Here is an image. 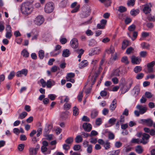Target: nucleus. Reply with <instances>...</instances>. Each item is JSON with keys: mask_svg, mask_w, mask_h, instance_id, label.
I'll return each mask as SVG.
<instances>
[{"mask_svg": "<svg viewBox=\"0 0 155 155\" xmlns=\"http://www.w3.org/2000/svg\"><path fill=\"white\" fill-rule=\"evenodd\" d=\"M75 76V74L74 73H70L67 74L66 77V79L67 81H70L72 83H74L75 80L73 78Z\"/></svg>", "mask_w": 155, "mask_h": 155, "instance_id": "nucleus-11", "label": "nucleus"}, {"mask_svg": "<svg viewBox=\"0 0 155 155\" xmlns=\"http://www.w3.org/2000/svg\"><path fill=\"white\" fill-rule=\"evenodd\" d=\"M145 95L146 97L148 98H151L152 97V95L151 93L149 92H146L145 93Z\"/></svg>", "mask_w": 155, "mask_h": 155, "instance_id": "nucleus-64", "label": "nucleus"}, {"mask_svg": "<svg viewBox=\"0 0 155 155\" xmlns=\"http://www.w3.org/2000/svg\"><path fill=\"white\" fill-rule=\"evenodd\" d=\"M92 17H91L89 20H88L87 21H86L85 22L82 23L80 25H88L89 24L91 23L92 21Z\"/></svg>", "mask_w": 155, "mask_h": 155, "instance_id": "nucleus-49", "label": "nucleus"}, {"mask_svg": "<svg viewBox=\"0 0 155 155\" xmlns=\"http://www.w3.org/2000/svg\"><path fill=\"white\" fill-rule=\"evenodd\" d=\"M142 67L141 66H136L134 68V70L135 73H137L140 72L142 70Z\"/></svg>", "mask_w": 155, "mask_h": 155, "instance_id": "nucleus-33", "label": "nucleus"}, {"mask_svg": "<svg viewBox=\"0 0 155 155\" xmlns=\"http://www.w3.org/2000/svg\"><path fill=\"white\" fill-rule=\"evenodd\" d=\"M147 19L150 21H154L155 20V18L154 16H152L151 14L149 15L147 17Z\"/></svg>", "mask_w": 155, "mask_h": 155, "instance_id": "nucleus-58", "label": "nucleus"}, {"mask_svg": "<svg viewBox=\"0 0 155 155\" xmlns=\"http://www.w3.org/2000/svg\"><path fill=\"white\" fill-rule=\"evenodd\" d=\"M99 1L102 3L107 2V3L105 5L106 6H110L111 3L110 0H99Z\"/></svg>", "mask_w": 155, "mask_h": 155, "instance_id": "nucleus-42", "label": "nucleus"}, {"mask_svg": "<svg viewBox=\"0 0 155 155\" xmlns=\"http://www.w3.org/2000/svg\"><path fill=\"white\" fill-rule=\"evenodd\" d=\"M28 70L26 69H22L21 71H18L17 72L16 76L17 77H21V76L22 74L24 75L25 76H26L28 73Z\"/></svg>", "mask_w": 155, "mask_h": 155, "instance_id": "nucleus-15", "label": "nucleus"}, {"mask_svg": "<svg viewBox=\"0 0 155 155\" xmlns=\"http://www.w3.org/2000/svg\"><path fill=\"white\" fill-rule=\"evenodd\" d=\"M15 73L14 71H12L11 72L8 76V78L9 80H11L15 76Z\"/></svg>", "mask_w": 155, "mask_h": 155, "instance_id": "nucleus-53", "label": "nucleus"}, {"mask_svg": "<svg viewBox=\"0 0 155 155\" xmlns=\"http://www.w3.org/2000/svg\"><path fill=\"white\" fill-rule=\"evenodd\" d=\"M88 63L87 60H84L82 61L79 64V67L80 68H82L87 66Z\"/></svg>", "mask_w": 155, "mask_h": 155, "instance_id": "nucleus-20", "label": "nucleus"}, {"mask_svg": "<svg viewBox=\"0 0 155 155\" xmlns=\"http://www.w3.org/2000/svg\"><path fill=\"white\" fill-rule=\"evenodd\" d=\"M77 52L79 54V55L78 56V57L79 58H81L82 55L84 52V50L82 49H81L79 50H76Z\"/></svg>", "mask_w": 155, "mask_h": 155, "instance_id": "nucleus-39", "label": "nucleus"}, {"mask_svg": "<svg viewBox=\"0 0 155 155\" xmlns=\"http://www.w3.org/2000/svg\"><path fill=\"white\" fill-rule=\"evenodd\" d=\"M134 82V80L131 78H128L126 83L124 82H120V86L121 92L124 94L127 92L130 88Z\"/></svg>", "mask_w": 155, "mask_h": 155, "instance_id": "nucleus-1", "label": "nucleus"}, {"mask_svg": "<svg viewBox=\"0 0 155 155\" xmlns=\"http://www.w3.org/2000/svg\"><path fill=\"white\" fill-rule=\"evenodd\" d=\"M29 153L30 155H36L37 152L34 149V148L31 147L29 149Z\"/></svg>", "mask_w": 155, "mask_h": 155, "instance_id": "nucleus-37", "label": "nucleus"}, {"mask_svg": "<svg viewBox=\"0 0 155 155\" xmlns=\"http://www.w3.org/2000/svg\"><path fill=\"white\" fill-rule=\"evenodd\" d=\"M120 151L119 150L112 151L109 153V155H118L120 152Z\"/></svg>", "mask_w": 155, "mask_h": 155, "instance_id": "nucleus-35", "label": "nucleus"}, {"mask_svg": "<svg viewBox=\"0 0 155 155\" xmlns=\"http://www.w3.org/2000/svg\"><path fill=\"white\" fill-rule=\"evenodd\" d=\"M83 127L84 130L87 132L90 131L92 129L91 124L88 123H84L83 125Z\"/></svg>", "mask_w": 155, "mask_h": 155, "instance_id": "nucleus-16", "label": "nucleus"}, {"mask_svg": "<svg viewBox=\"0 0 155 155\" xmlns=\"http://www.w3.org/2000/svg\"><path fill=\"white\" fill-rule=\"evenodd\" d=\"M141 61V58L139 57H136L134 55H133L131 57V62L133 64H139Z\"/></svg>", "mask_w": 155, "mask_h": 155, "instance_id": "nucleus-8", "label": "nucleus"}, {"mask_svg": "<svg viewBox=\"0 0 155 155\" xmlns=\"http://www.w3.org/2000/svg\"><path fill=\"white\" fill-rule=\"evenodd\" d=\"M44 136L46 138V139L48 140H51L52 139L53 135L52 134L48 135V134L44 133Z\"/></svg>", "mask_w": 155, "mask_h": 155, "instance_id": "nucleus-41", "label": "nucleus"}, {"mask_svg": "<svg viewBox=\"0 0 155 155\" xmlns=\"http://www.w3.org/2000/svg\"><path fill=\"white\" fill-rule=\"evenodd\" d=\"M69 112L68 111H65L62 112L61 114V117L63 119L67 118L69 115Z\"/></svg>", "mask_w": 155, "mask_h": 155, "instance_id": "nucleus-32", "label": "nucleus"}, {"mask_svg": "<svg viewBox=\"0 0 155 155\" xmlns=\"http://www.w3.org/2000/svg\"><path fill=\"white\" fill-rule=\"evenodd\" d=\"M55 84V82L51 79H49L46 82V86L48 88H51L52 86Z\"/></svg>", "mask_w": 155, "mask_h": 155, "instance_id": "nucleus-18", "label": "nucleus"}, {"mask_svg": "<svg viewBox=\"0 0 155 155\" xmlns=\"http://www.w3.org/2000/svg\"><path fill=\"white\" fill-rule=\"evenodd\" d=\"M71 53L69 49H64L62 51V56L63 57H68L70 54Z\"/></svg>", "mask_w": 155, "mask_h": 155, "instance_id": "nucleus-19", "label": "nucleus"}, {"mask_svg": "<svg viewBox=\"0 0 155 155\" xmlns=\"http://www.w3.org/2000/svg\"><path fill=\"white\" fill-rule=\"evenodd\" d=\"M79 114L78 109L76 106L73 108V115L76 116L78 115Z\"/></svg>", "mask_w": 155, "mask_h": 155, "instance_id": "nucleus-48", "label": "nucleus"}, {"mask_svg": "<svg viewBox=\"0 0 155 155\" xmlns=\"http://www.w3.org/2000/svg\"><path fill=\"white\" fill-rule=\"evenodd\" d=\"M101 52L100 48L97 47L94 48L89 51V55L92 56L95 54H99Z\"/></svg>", "mask_w": 155, "mask_h": 155, "instance_id": "nucleus-7", "label": "nucleus"}, {"mask_svg": "<svg viewBox=\"0 0 155 155\" xmlns=\"http://www.w3.org/2000/svg\"><path fill=\"white\" fill-rule=\"evenodd\" d=\"M38 56L40 59H43L44 57V51L43 50H40L38 52Z\"/></svg>", "mask_w": 155, "mask_h": 155, "instance_id": "nucleus-34", "label": "nucleus"}, {"mask_svg": "<svg viewBox=\"0 0 155 155\" xmlns=\"http://www.w3.org/2000/svg\"><path fill=\"white\" fill-rule=\"evenodd\" d=\"M27 113L26 112L24 111L20 114L19 115L18 118L22 119L27 115Z\"/></svg>", "mask_w": 155, "mask_h": 155, "instance_id": "nucleus-36", "label": "nucleus"}, {"mask_svg": "<svg viewBox=\"0 0 155 155\" xmlns=\"http://www.w3.org/2000/svg\"><path fill=\"white\" fill-rule=\"evenodd\" d=\"M52 127V126L50 124H49L46 126L45 128V132L44 133L48 134Z\"/></svg>", "mask_w": 155, "mask_h": 155, "instance_id": "nucleus-26", "label": "nucleus"}, {"mask_svg": "<svg viewBox=\"0 0 155 155\" xmlns=\"http://www.w3.org/2000/svg\"><path fill=\"white\" fill-rule=\"evenodd\" d=\"M64 109L68 110H69L71 107V104L66 103L64 104Z\"/></svg>", "mask_w": 155, "mask_h": 155, "instance_id": "nucleus-51", "label": "nucleus"}, {"mask_svg": "<svg viewBox=\"0 0 155 155\" xmlns=\"http://www.w3.org/2000/svg\"><path fill=\"white\" fill-rule=\"evenodd\" d=\"M147 54V52L145 51H141L140 53V56L143 58H145Z\"/></svg>", "mask_w": 155, "mask_h": 155, "instance_id": "nucleus-57", "label": "nucleus"}, {"mask_svg": "<svg viewBox=\"0 0 155 155\" xmlns=\"http://www.w3.org/2000/svg\"><path fill=\"white\" fill-rule=\"evenodd\" d=\"M12 35V32H6L5 37L8 39H10Z\"/></svg>", "mask_w": 155, "mask_h": 155, "instance_id": "nucleus-61", "label": "nucleus"}, {"mask_svg": "<svg viewBox=\"0 0 155 155\" xmlns=\"http://www.w3.org/2000/svg\"><path fill=\"white\" fill-rule=\"evenodd\" d=\"M73 141V137H70L68 138L65 140V142L67 144H69L72 143Z\"/></svg>", "mask_w": 155, "mask_h": 155, "instance_id": "nucleus-44", "label": "nucleus"}, {"mask_svg": "<svg viewBox=\"0 0 155 155\" xmlns=\"http://www.w3.org/2000/svg\"><path fill=\"white\" fill-rule=\"evenodd\" d=\"M21 54L25 58H27L29 56V53L25 49H24L21 52Z\"/></svg>", "mask_w": 155, "mask_h": 155, "instance_id": "nucleus-23", "label": "nucleus"}, {"mask_svg": "<svg viewBox=\"0 0 155 155\" xmlns=\"http://www.w3.org/2000/svg\"><path fill=\"white\" fill-rule=\"evenodd\" d=\"M4 25V21H0V32H2L4 30L5 27Z\"/></svg>", "mask_w": 155, "mask_h": 155, "instance_id": "nucleus-40", "label": "nucleus"}, {"mask_svg": "<svg viewBox=\"0 0 155 155\" xmlns=\"http://www.w3.org/2000/svg\"><path fill=\"white\" fill-rule=\"evenodd\" d=\"M129 45V41L126 40H124L123 41L122 44V49H124L127 46Z\"/></svg>", "mask_w": 155, "mask_h": 155, "instance_id": "nucleus-28", "label": "nucleus"}, {"mask_svg": "<svg viewBox=\"0 0 155 155\" xmlns=\"http://www.w3.org/2000/svg\"><path fill=\"white\" fill-rule=\"evenodd\" d=\"M126 73L124 68H117L112 73L113 76H119L120 75H123Z\"/></svg>", "mask_w": 155, "mask_h": 155, "instance_id": "nucleus-4", "label": "nucleus"}, {"mask_svg": "<svg viewBox=\"0 0 155 155\" xmlns=\"http://www.w3.org/2000/svg\"><path fill=\"white\" fill-rule=\"evenodd\" d=\"M151 5L150 3H148L144 5L143 9L144 13L146 14L150 13L151 11Z\"/></svg>", "mask_w": 155, "mask_h": 155, "instance_id": "nucleus-10", "label": "nucleus"}, {"mask_svg": "<svg viewBox=\"0 0 155 155\" xmlns=\"http://www.w3.org/2000/svg\"><path fill=\"white\" fill-rule=\"evenodd\" d=\"M153 122L150 119H146V124L149 126H152Z\"/></svg>", "mask_w": 155, "mask_h": 155, "instance_id": "nucleus-52", "label": "nucleus"}, {"mask_svg": "<svg viewBox=\"0 0 155 155\" xmlns=\"http://www.w3.org/2000/svg\"><path fill=\"white\" fill-rule=\"evenodd\" d=\"M95 123L96 125L99 126L102 123L101 119L100 118H98L96 119Z\"/></svg>", "mask_w": 155, "mask_h": 155, "instance_id": "nucleus-56", "label": "nucleus"}, {"mask_svg": "<svg viewBox=\"0 0 155 155\" xmlns=\"http://www.w3.org/2000/svg\"><path fill=\"white\" fill-rule=\"evenodd\" d=\"M140 10L139 9H133L131 11L130 13L131 15L134 16H135L137 14H138Z\"/></svg>", "mask_w": 155, "mask_h": 155, "instance_id": "nucleus-30", "label": "nucleus"}, {"mask_svg": "<svg viewBox=\"0 0 155 155\" xmlns=\"http://www.w3.org/2000/svg\"><path fill=\"white\" fill-rule=\"evenodd\" d=\"M54 9V4L51 2L47 3L45 6L44 11L47 13L52 12Z\"/></svg>", "mask_w": 155, "mask_h": 155, "instance_id": "nucleus-3", "label": "nucleus"}, {"mask_svg": "<svg viewBox=\"0 0 155 155\" xmlns=\"http://www.w3.org/2000/svg\"><path fill=\"white\" fill-rule=\"evenodd\" d=\"M127 34L129 36V37L131 38L132 40L133 41H134L137 38V35H138V33L137 31L134 32L133 33V37H131L130 32L127 33Z\"/></svg>", "mask_w": 155, "mask_h": 155, "instance_id": "nucleus-22", "label": "nucleus"}, {"mask_svg": "<svg viewBox=\"0 0 155 155\" xmlns=\"http://www.w3.org/2000/svg\"><path fill=\"white\" fill-rule=\"evenodd\" d=\"M96 42L95 40L91 39L89 42V45L90 46H92L96 45Z\"/></svg>", "mask_w": 155, "mask_h": 155, "instance_id": "nucleus-55", "label": "nucleus"}, {"mask_svg": "<svg viewBox=\"0 0 155 155\" xmlns=\"http://www.w3.org/2000/svg\"><path fill=\"white\" fill-rule=\"evenodd\" d=\"M141 46L143 49H149L150 47L149 44L144 42L141 44Z\"/></svg>", "mask_w": 155, "mask_h": 155, "instance_id": "nucleus-29", "label": "nucleus"}, {"mask_svg": "<svg viewBox=\"0 0 155 155\" xmlns=\"http://www.w3.org/2000/svg\"><path fill=\"white\" fill-rule=\"evenodd\" d=\"M155 65V61H153L147 64L148 71L149 73L153 72L154 71L153 67Z\"/></svg>", "mask_w": 155, "mask_h": 155, "instance_id": "nucleus-13", "label": "nucleus"}, {"mask_svg": "<svg viewBox=\"0 0 155 155\" xmlns=\"http://www.w3.org/2000/svg\"><path fill=\"white\" fill-rule=\"evenodd\" d=\"M114 51V47L112 46H111L109 49H106L105 52L108 54H113Z\"/></svg>", "mask_w": 155, "mask_h": 155, "instance_id": "nucleus-24", "label": "nucleus"}, {"mask_svg": "<svg viewBox=\"0 0 155 155\" xmlns=\"http://www.w3.org/2000/svg\"><path fill=\"white\" fill-rule=\"evenodd\" d=\"M104 147L105 150H108L110 147V143L107 141L105 143H104Z\"/></svg>", "mask_w": 155, "mask_h": 155, "instance_id": "nucleus-47", "label": "nucleus"}, {"mask_svg": "<svg viewBox=\"0 0 155 155\" xmlns=\"http://www.w3.org/2000/svg\"><path fill=\"white\" fill-rule=\"evenodd\" d=\"M150 137V135L146 133H143L142 134V139L141 140V143L143 144H146L149 141Z\"/></svg>", "mask_w": 155, "mask_h": 155, "instance_id": "nucleus-5", "label": "nucleus"}, {"mask_svg": "<svg viewBox=\"0 0 155 155\" xmlns=\"http://www.w3.org/2000/svg\"><path fill=\"white\" fill-rule=\"evenodd\" d=\"M48 97L52 101L54 100L56 97V96L54 94H49Z\"/></svg>", "mask_w": 155, "mask_h": 155, "instance_id": "nucleus-60", "label": "nucleus"}, {"mask_svg": "<svg viewBox=\"0 0 155 155\" xmlns=\"http://www.w3.org/2000/svg\"><path fill=\"white\" fill-rule=\"evenodd\" d=\"M71 47L73 48H76L78 46V41L77 39L73 38L70 41Z\"/></svg>", "mask_w": 155, "mask_h": 155, "instance_id": "nucleus-14", "label": "nucleus"}, {"mask_svg": "<svg viewBox=\"0 0 155 155\" xmlns=\"http://www.w3.org/2000/svg\"><path fill=\"white\" fill-rule=\"evenodd\" d=\"M38 83L39 82L41 85V86L43 87H45L46 85V82L43 78L41 79L38 82Z\"/></svg>", "mask_w": 155, "mask_h": 155, "instance_id": "nucleus-38", "label": "nucleus"}, {"mask_svg": "<svg viewBox=\"0 0 155 155\" xmlns=\"http://www.w3.org/2000/svg\"><path fill=\"white\" fill-rule=\"evenodd\" d=\"M98 111L95 110H93L91 111V117L92 118L94 119L98 115Z\"/></svg>", "mask_w": 155, "mask_h": 155, "instance_id": "nucleus-25", "label": "nucleus"}, {"mask_svg": "<svg viewBox=\"0 0 155 155\" xmlns=\"http://www.w3.org/2000/svg\"><path fill=\"white\" fill-rule=\"evenodd\" d=\"M126 8L124 7L123 6H120L119 7L118 11L121 13L124 12L126 11Z\"/></svg>", "mask_w": 155, "mask_h": 155, "instance_id": "nucleus-54", "label": "nucleus"}, {"mask_svg": "<svg viewBox=\"0 0 155 155\" xmlns=\"http://www.w3.org/2000/svg\"><path fill=\"white\" fill-rule=\"evenodd\" d=\"M83 140V138L82 136L80 135L77 136L75 138V141L76 143H79L81 142Z\"/></svg>", "mask_w": 155, "mask_h": 155, "instance_id": "nucleus-27", "label": "nucleus"}, {"mask_svg": "<svg viewBox=\"0 0 155 155\" xmlns=\"http://www.w3.org/2000/svg\"><path fill=\"white\" fill-rule=\"evenodd\" d=\"M121 61L126 64H128L129 63L128 58L126 56H124L122 58Z\"/></svg>", "mask_w": 155, "mask_h": 155, "instance_id": "nucleus-45", "label": "nucleus"}, {"mask_svg": "<svg viewBox=\"0 0 155 155\" xmlns=\"http://www.w3.org/2000/svg\"><path fill=\"white\" fill-rule=\"evenodd\" d=\"M140 91V86L138 85H136L133 88L131 91L132 94L135 96L139 94Z\"/></svg>", "mask_w": 155, "mask_h": 155, "instance_id": "nucleus-9", "label": "nucleus"}, {"mask_svg": "<svg viewBox=\"0 0 155 155\" xmlns=\"http://www.w3.org/2000/svg\"><path fill=\"white\" fill-rule=\"evenodd\" d=\"M56 51H53L50 52V55L52 57H55L58 55L60 52L61 51H58L57 52H55Z\"/></svg>", "mask_w": 155, "mask_h": 155, "instance_id": "nucleus-46", "label": "nucleus"}, {"mask_svg": "<svg viewBox=\"0 0 155 155\" xmlns=\"http://www.w3.org/2000/svg\"><path fill=\"white\" fill-rule=\"evenodd\" d=\"M131 142L133 143H137V144L141 143V140H140L138 138H133L131 141Z\"/></svg>", "mask_w": 155, "mask_h": 155, "instance_id": "nucleus-43", "label": "nucleus"}, {"mask_svg": "<svg viewBox=\"0 0 155 155\" xmlns=\"http://www.w3.org/2000/svg\"><path fill=\"white\" fill-rule=\"evenodd\" d=\"M134 0H130L128 1L127 4L128 6H133L134 4Z\"/></svg>", "mask_w": 155, "mask_h": 155, "instance_id": "nucleus-63", "label": "nucleus"}, {"mask_svg": "<svg viewBox=\"0 0 155 155\" xmlns=\"http://www.w3.org/2000/svg\"><path fill=\"white\" fill-rule=\"evenodd\" d=\"M60 6L62 7H65L68 5V2L67 0H64L61 1L60 3Z\"/></svg>", "mask_w": 155, "mask_h": 155, "instance_id": "nucleus-31", "label": "nucleus"}, {"mask_svg": "<svg viewBox=\"0 0 155 155\" xmlns=\"http://www.w3.org/2000/svg\"><path fill=\"white\" fill-rule=\"evenodd\" d=\"M135 151L138 154L141 153L143 151L142 147L140 145H137L135 148Z\"/></svg>", "mask_w": 155, "mask_h": 155, "instance_id": "nucleus-21", "label": "nucleus"}, {"mask_svg": "<svg viewBox=\"0 0 155 155\" xmlns=\"http://www.w3.org/2000/svg\"><path fill=\"white\" fill-rule=\"evenodd\" d=\"M33 10L31 5L30 2H26L22 3L21 6V11L23 14L28 15L30 14Z\"/></svg>", "mask_w": 155, "mask_h": 155, "instance_id": "nucleus-2", "label": "nucleus"}, {"mask_svg": "<svg viewBox=\"0 0 155 155\" xmlns=\"http://www.w3.org/2000/svg\"><path fill=\"white\" fill-rule=\"evenodd\" d=\"M122 145V143L120 141H117L115 143V146L117 148L120 147Z\"/></svg>", "mask_w": 155, "mask_h": 155, "instance_id": "nucleus-62", "label": "nucleus"}, {"mask_svg": "<svg viewBox=\"0 0 155 155\" xmlns=\"http://www.w3.org/2000/svg\"><path fill=\"white\" fill-rule=\"evenodd\" d=\"M44 21V19L42 16L39 15L35 18L34 21L35 23L37 25H40L43 23Z\"/></svg>", "mask_w": 155, "mask_h": 155, "instance_id": "nucleus-6", "label": "nucleus"}, {"mask_svg": "<svg viewBox=\"0 0 155 155\" xmlns=\"http://www.w3.org/2000/svg\"><path fill=\"white\" fill-rule=\"evenodd\" d=\"M136 28V27L135 25L132 24L129 26L128 28V30L130 32L131 31H134Z\"/></svg>", "mask_w": 155, "mask_h": 155, "instance_id": "nucleus-50", "label": "nucleus"}, {"mask_svg": "<svg viewBox=\"0 0 155 155\" xmlns=\"http://www.w3.org/2000/svg\"><path fill=\"white\" fill-rule=\"evenodd\" d=\"M136 108L139 110L140 114H143L146 112L147 109L146 106H143L139 104L137 106Z\"/></svg>", "mask_w": 155, "mask_h": 155, "instance_id": "nucleus-12", "label": "nucleus"}, {"mask_svg": "<svg viewBox=\"0 0 155 155\" xmlns=\"http://www.w3.org/2000/svg\"><path fill=\"white\" fill-rule=\"evenodd\" d=\"M144 74L143 73H140L137 74L136 76V78L137 79H140L143 78Z\"/></svg>", "mask_w": 155, "mask_h": 155, "instance_id": "nucleus-59", "label": "nucleus"}, {"mask_svg": "<svg viewBox=\"0 0 155 155\" xmlns=\"http://www.w3.org/2000/svg\"><path fill=\"white\" fill-rule=\"evenodd\" d=\"M117 100L116 99H114L112 101L111 105L110 107V109L112 111L114 110L116 107Z\"/></svg>", "mask_w": 155, "mask_h": 155, "instance_id": "nucleus-17", "label": "nucleus"}]
</instances>
